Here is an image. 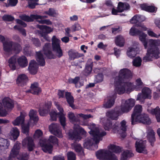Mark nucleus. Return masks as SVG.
<instances>
[{"label":"nucleus","instance_id":"f257e3e1","mask_svg":"<svg viewBox=\"0 0 160 160\" xmlns=\"http://www.w3.org/2000/svg\"><path fill=\"white\" fill-rule=\"evenodd\" d=\"M131 71L127 68L121 69L119 75L116 77L115 79V84L116 86L115 91L118 94L121 95L123 94L126 91L129 89L132 86V83L129 82H124V81L132 77Z\"/></svg>","mask_w":160,"mask_h":160},{"label":"nucleus","instance_id":"f03ea898","mask_svg":"<svg viewBox=\"0 0 160 160\" xmlns=\"http://www.w3.org/2000/svg\"><path fill=\"white\" fill-rule=\"evenodd\" d=\"M148 43L150 48H148L146 55L143 58V60L145 62L152 61L153 58H158L160 53L159 49L158 47L159 43L157 40L149 39Z\"/></svg>","mask_w":160,"mask_h":160},{"label":"nucleus","instance_id":"7ed1b4c3","mask_svg":"<svg viewBox=\"0 0 160 160\" xmlns=\"http://www.w3.org/2000/svg\"><path fill=\"white\" fill-rule=\"evenodd\" d=\"M89 134L92 137V138H87L84 142L83 145L84 148L90 149L93 144V141L95 142V144L98 143L100 140H102V137L106 134V132L103 131L100 132L99 130L95 129L91 130L89 132Z\"/></svg>","mask_w":160,"mask_h":160},{"label":"nucleus","instance_id":"20e7f679","mask_svg":"<svg viewBox=\"0 0 160 160\" xmlns=\"http://www.w3.org/2000/svg\"><path fill=\"white\" fill-rule=\"evenodd\" d=\"M2 102L3 105L2 103L0 102V117H5L7 113L6 111L3 109V105L8 110H11L14 107V103L12 100L8 97L4 98Z\"/></svg>","mask_w":160,"mask_h":160},{"label":"nucleus","instance_id":"39448f33","mask_svg":"<svg viewBox=\"0 0 160 160\" xmlns=\"http://www.w3.org/2000/svg\"><path fill=\"white\" fill-rule=\"evenodd\" d=\"M133 121L134 123L131 122L132 125H135L138 122L149 125L151 122L148 115L145 113L141 114L138 116H137V117L134 119Z\"/></svg>","mask_w":160,"mask_h":160},{"label":"nucleus","instance_id":"423d86ee","mask_svg":"<svg viewBox=\"0 0 160 160\" xmlns=\"http://www.w3.org/2000/svg\"><path fill=\"white\" fill-rule=\"evenodd\" d=\"M135 101L132 98L128 99L126 101L124 105H122L121 107V112L122 114L124 113L129 112L134 106Z\"/></svg>","mask_w":160,"mask_h":160},{"label":"nucleus","instance_id":"0eeeda50","mask_svg":"<svg viewBox=\"0 0 160 160\" xmlns=\"http://www.w3.org/2000/svg\"><path fill=\"white\" fill-rule=\"evenodd\" d=\"M146 141H136L135 144L136 151L139 153L147 154L148 151L146 149Z\"/></svg>","mask_w":160,"mask_h":160},{"label":"nucleus","instance_id":"6e6552de","mask_svg":"<svg viewBox=\"0 0 160 160\" xmlns=\"http://www.w3.org/2000/svg\"><path fill=\"white\" fill-rule=\"evenodd\" d=\"M49 131L51 132L59 138L62 137L59 125L57 123H52L49 126Z\"/></svg>","mask_w":160,"mask_h":160},{"label":"nucleus","instance_id":"1a4fd4ad","mask_svg":"<svg viewBox=\"0 0 160 160\" xmlns=\"http://www.w3.org/2000/svg\"><path fill=\"white\" fill-rule=\"evenodd\" d=\"M122 114L119 110H116L115 109L108 111L106 113V116L112 120H117L118 117Z\"/></svg>","mask_w":160,"mask_h":160},{"label":"nucleus","instance_id":"9d476101","mask_svg":"<svg viewBox=\"0 0 160 160\" xmlns=\"http://www.w3.org/2000/svg\"><path fill=\"white\" fill-rule=\"evenodd\" d=\"M142 94L139 93L137 97V100H141L142 99H145L147 98L150 99L151 90L148 87H145L142 90Z\"/></svg>","mask_w":160,"mask_h":160},{"label":"nucleus","instance_id":"9b49d317","mask_svg":"<svg viewBox=\"0 0 160 160\" xmlns=\"http://www.w3.org/2000/svg\"><path fill=\"white\" fill-rule=\"evenodd\" d=\"M23 146H27V148L29 151H32L35 147L33 140L30 137H27L22 141Z\"/></svg>","mask_w":160,"mask_h":160},{"label":"nucleus","instance_id":"f8f14e48","mask_svg":"<svg viewBox=\"0 0 160 160\" xmlns=\"http://www.w3.org/2000/svg\"><path fill=\"white\" fill-rule=\"evenodd\" d=\"M38 64L34 60H31L29 62L28 70L29 73L32 75H35L37 72Z\"/></svg>","mask_w":160,"mask_h":160},{"label":"nucleus","instance_id":"ddd939ff","mask_svg":"<svg viewBox=\"0 0 160 160\" xmlns=\"http://www.w3.org/2000/svg\"><path fill=\"white\" fill-rule=\"evenodd\" d=\"M20 148V143H16L12 149L9 156V160H12L18 155Z\"/></svg>","mask_w":160,"mask_h":160},{"label":"nucleus","instance_id":"4468645a","mask_svg":"<svg viewBox=\"0 0 160 160\" xmlns=\"http://www.w3.org/2000/svg\"><path fill=\"white\" fill-rule=\"evenodd\" d=\"M109 150L105 149H100L96 152V155L97 158L99 160H105Z\"/></svg>","mask_w":160,"mask_h":160},{"label":"nucleus","instance_id":"2eb2a0df","mask_svg":"<svg viewBox=\"0 0 160 160\" xmlns=\"http://www.w3.org/2000/svg\"><path fill=\"white\" fill-rule=\"evenodd\" d=\"M142 107L141 105H137L134 108V111L131 115V122L134 123V119L137 117V116H139L141 114Z\"/></svg>","mask_w":160,"mask_h":160},{"label":"nucleus","instance_id":"dca6fc26","mask_svg":"<svg viewBox=\"0 0 160 160\" xmlns=\"http://www.w3.org/2000/svg\"><path fill=\"white\" fill-rule=\"evenodd\" d=\"M69 59L70 60H74L82 56L83 54L79 53L76 50L70 49L68 52Z\"/></svg>","mask_w":160,"mask_h":160},{"label":"nucleus","instance_id":"f3484780","mask_svg":"<svg viewBox=\"0 0 160 160\" xmlns=\"http://www.w3.org/2000/svg\"><path fill=\"white\" fill-rule=\"evenodd\" d=\"M28 80V77L25 74L20 75L17 79V83L18 86H23L26 84Z\"/></svg>","mask_w":160,"mask_h":160},{"label":"nucleus","instance_id":"a211bd4d","mask_svg":"<svg viewBox=\"0 0 160 160\" xmlns=\"http://www.w3.org/2000/svg\"><path fill=\"white\" fill-rule=\"evenodd\" d=\"M147 138L151 146L153 147L156 141L155 133L153 130H151L148 132Z\"/></svg>","mask_w":160,"mask_h":160},{"label":"nucleus","instance_id":"6ab92c4d","mask_svg":"<svg viewBox=\"0 0 160 160\" xmlns=\"http://www.w3.org/2000/svg\"><path fill=\"white\" fill-rule=\"evenodd\" d=\"M38 84L37 82H34L31 84V89L27 90L26 92L31 93L34 95H38L40 91L38 87Z\"/></svg>","mask_w":160,"mask_h":160},{"label":"nucleus","instance_id":"aec40b11","mask_svg":"<svg viewBox=\"0 0 160 160\" xmlns=\"http://www.w3.org/2000/svg\"><path fill=\"white\" fill-rule=\"evenodd\" d=\"M103 125L105 129L108 131L111 128L113 130H116L118 127V125L116 124L112 125V121L108 119L103 122Z\"/></svg>","mask_w":160,"mask_h":160},{"label":"nucleus","instance_id":"412c9836","mask_svg":"<svg viewBox=\"0 0 160 160\" xmlns=\"http://www.w3.org/2000/svg\"><path fill=\"white\" fill-rule=\"evenodd\" d=\"M52 46L53 51L61 48L60 40L59 39L57 38L56 36H53L52 37Z\"/></svg>","mask_w":160,"mask_h":160},{"label":"nucleus","instance_id":"4be33fe9","mask_svg":"<svg viewBox=\"0 0 160 160\" xmlns=\"http://www.w3.org/2000/svg\"><path fill=\"white\" fill-rule=\"evenodd\" d=\"M17 62L19 66L22 68H24L28 65V61L27 58L22 55L20 57L17 59Z\"/></svg>","mask_w":160,"mask_h":160},{"label":"nucleus","instance_id":"5701e85b","mask_svg":"<svg viewBox=\"0 0 160 160\" xmlns=\"http://www.w3.org/2000/svg\"><path fill=\"white\" fill-rule=\"evenodd\" d=\"M65 97L69 105V106L72 108H74L75 105L73 103L74 102V98L71 95V93L68 92H66Z\"/></svg>","mask_w":160,"mask_h":160},{"label":"nucleus","instance_id":"b1692460","mask_svg":"<svg viewBox=\"0 0 160 160\" xmlns=\"http://www.w3.org/2000/svg\"><path fill=\"white\" fill-rule=\"evenodd\" d=\"M12 41H6L3 42V48L5 52L9 53L12 51Z\"/></svg>","mask_w":160,"mask_h":160},{"label":"nucleus","instance_id":"393cba45","mask_svg":"<svg viewBox=\"0 0 160 160\" xmlns=\"http://www.w3.org/2000/svg\"><path fill=\"white\" fill-rule=\"evenodd\" d=\"M25 121V115L22 113H20L19 116L18 117L13 121L12 122V124L15 126H18L20 124L24 123Z\"/></svg>","mask_w":160,"mask_h":160},{"label":"nucleus","instance_id":"a878e982","mask_svg":"<svg viewBox=\"0 0 160 160\" xmlns=\"http://www.w3.org/2000/svg\"><path fill=\"white\" fill-rule=\"evenodd\" d=\"M118 8L119 9L121 12L124 11L129 10L130 8V5L127 2H119L118 3Z\"/></svg>","mask_w":160,"mask_h":160},{"label":"nucleus","instance_id":"bb28decb","mask_svg":"<svg viewBox=\"0 0 160 160\" xmlns=\"http://www.w3.org/2000/svg\"><path fill=\"white\" fill-rule=\"evenodd\" d=\"M134 155V154L131 151L126 150L121 154L120 160H128V158L132 157Z\"/></svg>","mask_w":160,"mask_h":160},{"label":"nucleus","instance_id":"cd10ccee","mask_svg":"<svg viewBox=\"0 0 160 160\" xmlns=\"http://www.w3.org/2000/svg\"><path fill=\"white\" fill-rule=\"evenodd\" d=\"M9 65L10 68L12 70H15L17 64V58L15 56H13L10 58L8 60Z\"/></svg>","mask_w":160,"mask_h":160},{"label":"nucleus","instance_id":"c85d7f7f","mask_svg":"<svg viewBox=\"0 0 160 160\" xmlns=\"http://www.w3.org/2000/svg\"><path fill=\"white\" fill-rule=\"evenodd\" d=\"M42 150L45 152H48L51 154L52 151L53 145L50 143H46L43 144L42 146Z\"/></svg>","mask_w":160,"mask_h":160},{"label":"nucleus","instance_id":"c756f323","mask_svg":"<svg viewBox=\"0 0 160 160\" xmlns=\"http://www.w3.org/2000/svg\"><path fill=\"white\" fill-rule=\"evenodd\" d=\"M115 42L117 46L122 47L124 45L125 40L123 37L119 35L116 37Z\"/></svg>","mask_w":160,"mask_h":160},{"label":"nucleus","instance_id":"7c9ffc66","mask_svg":"<svg viewBox=\"0 0 160 160\" xmlns=\"http://www.w3.org/2000/svg\"><path fill=\"white\" fill-rule=\"evenodd\" d=\"M150 113L153 115H155L157 122H160V108L159 107L157 106L155 108L152 109Z\"/></svg>","mask_w":160,"mask_h":160},{"label":"nucleus","instance_id":"2f4dec72","mask_svg":"<svg viewBox=\"0 0 160 160\" xmlns=\"http://www.w3.org/2000/svg\"><path fill=\"white\" fill-rule=\"evenodd\" d=\"M30 117V122L31 121H33L35 124L37 123L38 120V118L36 116V112L33 110H31L29 114Z\"/></svg>","mask_w":160,"mask_h":160},{"label":"nucleus","instance_id":"473e14b6","mask_svg":"<svg viewBox=\"0 0 160 160\" xmlns=\"http://www.w3.org/2000/svg\"><path fill=\"white\" fill-rule=\"evenodd\" d=\"M10 133L11 138L14 140L17 139L19 135V131L16 127L13 128L11 130Z\"/></svg>","mask_w":160,"mask_h":160},{"label":"nucleus","instance_id":"72a5a7b5","mask_svg":"<svg viewBox=\"0 0 160 160\" xmlns=\"http://www.w3.org/2000/svg\"><path fill=\"white\" fill-rule=\"evenodd\" d=\"M69 138L71 140L77 139L80 137V135L76 131H70L68 133Z\"/></svg>","mask_w":160,"mask_h":160},{"label":"nucleus","instance_id":"f704fd0d","mask_svg":"<svg viewBox=\"0 0 160 160\" xmlns=\"http://www.w3.org/2000/svg\"><path fill=\"white\" fill-rule=\"evenodd\" d=\"M108 148V149L112 150V152L116 153H120L122 149V148L119 146L114 144H110Z\"/></svg>","mask_w":160,"mask_h":160},{"label":"nucleus","instance_id":"c9c22d12","mask_svg":"<svg viewBox=\"0 0 160 160\" xmlns=\"http://www.w3.org/2000/svg\"><path fill=\"white\" fill-rule=\"evenodd\" d=\"M143 86V83L140 78H138L136 80V85L133 86L134 88L136 91H140Z\"/></svg>","mask_w":160,"mask_h":160},{"label":"nucleus","instance_id":"e433bc0d","mask_svg":"<svg viewBox=\"0 0 160 160\" xmlns=\"http://www.w3.org/2000/svg\"><path fill=\"white\" fill-rule=\"evenodd\" d=\"M139 35V40L142 42L145 49H146L148 47V42L146 41V38L147 35L142 32Z\"/></svg>","mask_w":160,"mask_h":160},{"label":"nucleus","instance_id":"4c0bfd02","mask_svg":"<svg viewBox=\"0 0 160 160\" xmlns=\"http://www.w3.org/2000/svg\"><path fill=\"white\" fill-rule=\"evenodd\" d=\"M115 98L114 97H111L107 101L103 104L104 107L106 108H110L112 107L114 104Z\"/></svg>","mask_w":160,"mask_h":160},{"label":"nucleus","instance_id":"58836bf2","mask_svg":"<svg viewBox=\"0 0 160 160\" xmlns=\"http://www.w3.org/2000/svg\"><path fill=\"white\" fill-rule=\"evenodd\" d=\"M129 49L127 52V55L131 58L135 57L137 53L136 49L133 48H129Z\"/></svg>","mask_w":160,"mask_h":160},{"label":"nucleus","instance_id":"ea45409f","mask_svg":"<svg viewBox=\"0 0 160 160\" xmlns=\"http://www.w3.org/2000/svg\"><path fill=\"white\" fill-rule=\"evenodd\" d=\"M41 31L43 34H48L52 31V30L51 27L47 26L41 25Z\"/></svg>","mask_w":160,"mask_h":160},{"label":"nucleus","instance_id":"a19ab883","mask_svg":"<svg viewBox=\"0 0 160 160\" xmlns=\"http://www.w3.org/2000/svg\"><path fill=\"white\" fill-rule=\"evenodd\" d=\"M12 44V51L15 52H16L19 53L22 49L20 45L17 43L13 42Z\"/></svg>","mask_w":160,"mask_h":160},{"label":"nucleus","instance_id":"79ce46f5","mask_svg":"<svg viewBox=\"0 0 160 160\" xmlns=\"http://www.w3.org/2000/svg\"><path fill=\"white\" fill-rule=\"evenodd\" d=\"M58 118L60 123L62 127L64 129H65V127L66 126V118L65 117V114L59 115Z\"/></svg>","mask_w":160,"mask_h":160},{"label":"nucleus","instance_id":"37998d69","mask_svg":"<svg viewBox=\"0 0 160 160\" xmlns=\"http://www.w3.org/2000/svg\"><path fill=\"white\" fill-rule=\"evenodd\" d=\"M142 31L136 28L135 27H132L130 29L129 34L132 36H135L137 35L140 34Z\"/></svg>","mask_w":160,"mask_h":160},{"label":"nucleus","instance_id":"c03bdc74","mask_svg":"<svg viewBox=\"0 0 160 160\" xmlns=\"http://www.w3.org/2000/svg\"><path fill=\"white\" fill-rule=\"evenodd\" d=\"M142 61L141 58L140 57H138L133 60L132 61L133 65L136 67H139L141 65Z\"/></svg>","mask_w":160,"mask_h":160},{"label":"nucleus","instance_id":"a18cd8bd","mask_svg":"<svg viewBox=\"0 0 160 160\" xmlns=\"http://www.w3.org/2000/svg\"><path fill=\"white\" fill-rule=\"evenodd\" d=\"M29 122H28L26 125L22 126V132L26 135H28L29 131Z\"/></svg>","mask_w":160,"mask_h":160},{"label":"nucleus","instance_id":"49530a36","mask_svg":"<svg viewBox=\"0 0 160 160\" xmlns=\"http://www.w3.org/2000/svg\"><path fill=\"white\" fill-rule=\"evenodd\" d=\"M92 64H87L86 66L85 69L84 70L85 74L86 76L89 75L92 70Z\"/></svg>","mask_w":160,"mask_h":160},{"label":"nucleus","instance_id":"de8ad7c7","mask_svg":"<svg viewBox=\"0 0 160 160\" xmlns=\"http://www.w3.org/2000/svg\"><path fill=\"white\" fill-rule=\"evenodd\" d=\"M103 79V75L102 73H99L95 76V82L96 83L102 82Z\"/></svg>","mask_w":160,"mask_h":160},{"label":"nucleus","instance_id":"09e8293b","mask_svg":"<svg viewBox=\"0 0 160 160\" xmlns=\"http://www.w3.org/2000/svg\"><path fill=\"white\" fill-rule=\"evenodd\" d=\"M68 117L70 122H77L78 121V119L76 118L74 114L72 112H69Z\"/></svg>","mask_w":160,"mask_h":160},{"label":"nucleus","instance_id":"8fccbe9b","mask_svg":"<svg viewBox=\"0 0 160 160\" xmlns=\"http://www.w3.org/2000/svg\"><path fill=\"white\" fill-rule=\"evenodd\" d=\"M46 57L49 59H54L56 57L53 53L50 50H45L44 53Z\"/></svg>","mask_w":160,"mask_h":160},{"label":"nucleus","instance_id":"3c124183","mask_svg":"<svg viewBox=\"0 0 160 160\" xmlns=\"http://www.w3.org/2000/svg\"><path fill=\"white\" fill-rule=\"evenodd\" d=\"M108 153L105 160H118L116 156L111 151H109Z\"/></svg>","mask_w":160,"mask_h":160},{"label":"nucleus","instance_id":"603ef678","mask_svg":"<svg viewBox=\"0 0 160 160\" xmlns=\"http://www.w3.org/2000/svg\"><path fill=\"white\" fill-rule=\"evenodd\" d=\"M13 28L15 29H17L18 31L24 36H25L26 35V30L22 28L19 26L17 25L14 26Z\"/></svg>","mask_w":160,"mask_h":160},{"label":"nucleus","instance_id":"864d4df0","mask_svg":"<svg viewBox=\"0 0 160 160\" xmlns=\"http://www.w3.org/2000/svg\"><path fill=\"white\" fill-rule=\"evenodd\" d=\"M2 19L4 21L11 22L14 20V18L11 15H5L2 16Z\"/></svg>","mask_w":160,"mask_h":160},{"label":"nucleus","instance_id":"5fc2aeb1","mask_svg":"<svg viewBox=\"0 0 160 160\" xmlns=\"http://www.w3.org/2000/svg\"><path fill=\"white\" fill-rule=\"evenodd\" d=\"M48 141L53 144H58V140L55 136L51 135L49 136L48 139Z\"/></svg>","mask_w":160,"mask_h":160},{"label":"nucleus","instance_id":"6e6d98bb","mask_svg":"<svg viewBox=\"0 0 160 160\" xmlns=\"http://www.w3.org/2000/svg\"><path fill=\"white\" fill-rule=\"evenodd\" d=\"M80 78L79 77H76L74 79L70 78L68 79V81L69 83H73L76 85L80 80Z\"/></svg>","mask_w":160,"mask_h":160},{"label":"nucleus","instance_id":"4d7b16f0","mask_svg":"<svg viewBox=\"0 0 160 160\" xmlns=\"http://www.w3.org/2000/svg\"><path fill=\"white\" fill-rule=\"evenodd\" d=\"M41 24L51 25L52 24V22L49 19L43 18V17L41 16Z\"/></svg>","mask_w":160,"mask_h":160},{"label":"nucleus","instance_id":"13d9d810","mask_svg":"<svg viewBox=\"0 0 160 160\" xmlns=\"http://www.w3.org/2000/svg\"><path fill=\"white\" fill-rule=\"evenodd\" d=\"M45 13L49 16L52 17H54L56 14L55 11L52 8H49L48 10L45 12Z\"/></svg>","mask_w":160,"mask_h":160},{"label":"nucleus","instance_id":"bf43d9fd","mask_svg":"<svg viewBox=\"0 0 160 160\" xmlns=\"http://www.w3.org/2000/svg\"><path fill=\"white\" fill-rule=\"evenodd\" d=\"M73 147L75 151L77 152H80L82 150V148L80 144H75L74 145Z\"/></svg>","mask_w":160,"mask_h":160},{"label":"nucleus","instance_id":"052dcab7","mask_svg":"<svg viewBox=\"0 0 160 160\" xmlns=\"http://www.w3.org/2000/svg\"><path fill=\"white\" fill-rule=\"evenodd\" d=\"M33 138L35 139H38V145L40 144V129L36 130L33 135Z\"/></svg>","mask_w":160,"mask_h":160},{"label":"nucleus","instance_id":"680f3d73","mask_svg":"<svg viewBox=\"0 0 160 160\" xmlns=\"http://www.w3.org/2000/svg\"><path fill=\"white\" fill-rule=\"evenodd\" d=\"M51 120L52 121L57 120L58 113L55 111H51L50 113Z\"/></svg>","mask_w":160,"mask_h":160},{"label":"nucleus","instance_id":"e2e57ef3","mask_svg":"<svg viewBox=\"0 0 160 160\" xmlns=\"http://www.w3.org/2000/svg\"><path fill=\"white\" fill-rule=\"evenodd\" d=\"M68 160H76V155L72 152H69L67 153Z\"/></svg>","mask_w":160,"mask_h":160},{"label":"nucleus","instance_id":"0e129e2a","mask_svg":"<svg viewBox=\"0 0 160 160\" xmlns=\"http://www.w3.org/2000/svg\"><path fill=\"white\" fill-rule=\"evenodd\" d=\"M53 51L55 52L56 55L59 58H61L63 55V52L61 47Z\"/></svg>","mask_w":160,"mask_h":160},{"label":"nucleus","instance_id":"69168bd1","mask_svg":"<svg viewBox=\"0 0 160 160\" xmlns=\"http://www.w3.org/2000/svg\"><path fill=\"white\" fill-rule=\"evenodd\" d=\"M19 17L20 18L24 21L27 22H31V18L30 17L26 15H22L20 16Z\"/></svg>","mask_w":160,"mask_h":160},{"label":"nucleus","instance_id":"338daca9","mask_svg":"<svg viewBox=\"0 0 160 160\" xmlns=\"http://www.w3.org/2000/svg\"><path fill=\"white\" fill-rule=\"evenodd\" d=\"M105 4L109 9H111L113 7H114V6L111 0H106Z\"/></svg>","mask_w":160,"mask_h":160},{"label":"nucleus","instance_id":"774afa93","mask_svg":"<svg viewBox=\"0 0 160 160\" xmlns=\"http://www.w3.org/2000/svg\"><path fill=\"white\" fill-rule=\"evenodd\" d=\"M120 124H121L120 128H121V130L124 132L126 131V130H127V128H126L127 126H126V121L124 120H123L121 121V122L120 123Z\"/></svg>","mask_w":160,"mask_h":160}]
</instances>
